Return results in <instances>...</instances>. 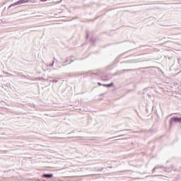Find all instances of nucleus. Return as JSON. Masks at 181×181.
Wrapping results in <instances>:
<instances>
[{
  "label": "nucleus",
  "instance_id": "obj_3",
  "mask_svg": "<svg viewBox=\"0 0 181 181\" xmlns=\"http://www.w3.org/2000/svg\"><path fill=\"white\" fill-rule=\"evenodd\" d=\"M53 176V174L49 173V174H43L42 177L45 179H51V177Z\"/></svg>",
  "mask_w": 181,
  "mask_h": 181
},
{
  "label": "nucleus",
  "instance_id": "obj_11",
  "mask_svg": "<svg viewBox=\"0 0 181 181\" xmlns=\"http://www.w3.org/2000/svg\"><path fill=\"white\" fill-rule=\"evenodd\" d=\"M67 62H69V58H66L64 63H67Z\"/></svg>",
  "mask_w": 181,
  "mask_h": 181
},
{
  "label": "nucleus",
  "instance_id": "obj_2",
  "mask_svg": "<svg viewBox=\"0 0 181 181\" xmlns=\"http://www.w3.org/2000/svg\"><path fill=\"white\" fill-rule=\"evenodd\" d=\"M173 122L175 124L178 122V117L173 116V117L170 118V125L172 127L173 124Z\"/></svg>",
  "mask_w": 181,
  "mask_h": 181
},
{
  "label": "nucleus",
  "instance_id": "obj_9",
  "mask_svg": "<svg viewBox=\"0 0 181 181\" xmlns=\"http://www.w3.org/2000/svg\"><path fill=\"white\" fill-rule=\"evenodd\" d=\"M178 122H180L181 124V117H178Z\"/></svg>",
  "mask_w": 181,
  "mask_h": 181
},
{
  "label": "nucleus",
  "instance_id": "obj_14",
  "mask_svg": "<svg viewBox=\"0 0 181 181\" xmlns=\"http://www.w3.org/2000/svg\"><path fill=\"white\" fill-rule=\"evenodd\" d=\"M40 1H42V2H45L46 1H47V0H40Z\"/></svg>",
  "mask_w": 181,
  "mask_h": 181
},
{
  "label": "nucleus",
  "instance_id": "obj_4",
  "mask_svg": "<svg viewBox=\"0 0 181 181\" xmlns=\"http://www.w3.org/2000/svg\"><path fill=\"white\" fill-rule=\"evenodd\" d=\"M103 87H112L114 86V83H103Z\"/></svg>",
  "mask_w": 181,
  "mask_h": 181
},
{
  "label": "nucleus",
  "instance_id": "obj_15",
  "mask_svg": "<svg viewBox=\"0 0 181 181\" xmlns=\"http://www.w3.org/2000/svg\"><path fill=\"white\" fill-rule=\"evenodd\" d=\"M90 41H91V42H94V40H93V39H90Z\"/></svg>",
  "mask_w": 181,
  "mask_h": 181
},
{
  "label": "nucleus",
  "instance_id": "obj_8",
  "mask_svg": "<svg viewBox=\"0 0 181 181\" xmlns=\"http://www.w3.org/2000/svg\"><path fill=\"white\" fill-rule=\"evenodd\" d=\"M54 66V61L49 65V67H53Z\"/></svg>",
  "mask_w": 181,
  "mask_h": 181
},
{
  "label": "nucleus",
  "instance_id": "obj_12",
  "mask_svg": "<svg viewBox=\"0 0 181 181\" xmlns=\"http://www.w3.org/2000/svg\"><path fill=\"white\" fill-rule=\"evenodd\" d=\"M89 36H90V35H89L88 34H87V35H86V39H88Z\"/></svg>",
  "mask_w": 181,
  "mask_h": 181
},
{
  "label": "nucleus",
  "instance_id": "obj_6",
  "mask_svg": "<svg viewBox=\"0 0 181 181\" xmlns=\"http://www.w3.org/2000/svg\"><path fill=\"white\" fill-rule=\"evenodd\" d=\"M50 81H52V83H58V80L57 79H54V80H51Z\"/></svg>",
  "mask_w": 181,
  "mask_h": 181
},
{
  "label": "nucleus",
  "instance_id": "obj_5",
  "mask_svg": "<svg viewBox=\"0 0 181 181\" xmlns=\"http://www.w3.org/2000/svg\"><path fill=\"white\" fill-rule=\"evenodd\" d=\"M125 71H131V69L122 70L121 73H125Z\"/></svg>",
  "mask_w": 181,
  "mask_h": 181
},
{
  "label": "nucleus",
  "instance_id": "obj_13",
  "mask_svg": "<svg viewBox=\"0 0 181 181\" xmlns=\"http://www.w3.org/2000/svg\"><path fill=\"white\" fill-rule=\"evenodd\" d=\"M98 84L99 86H103V84H101V83H100V82H98Z\"/></svg>",
  "mask_w": 181,
  "mask_h": 181
},
{
  "label": "nucleus",
  "instance_id": "obj_7",
  "mask_svg": "<svg viewBox=\"0 0 181 181\" xmlns=\"http://www.w3.org/2000/svg\"><path fill=\"white\" fill-rule=\"evenodd\" d=\"M124 135H125V133L122 132V133H120V134L118 135V136H124Z\"/></svg>",
  "mask_w": 181,
  "mask_h": 181
},
{
  "label": "nucleus",
  "instance_id": "obj_1",
  "mask_svg": "<svg viewBox=\"0 0 181 181\" xmlns=\"http://www.w3.org/2000/svg\"><path fill=\"white\" fill-rule=\"evenodd\" d=\"M29 2V0H19L15 3L11 4L9 6V8H12V6H16V5H22V4H28Z\"/></svg>",
  "mask_w": 181,
  "mask_h": 181
},
{
  "label": "nucleus",
  "instance_id": "obj_10",
  "mask_svg": "<svg viewBox=\"0 0 181 181\" xmlns=\"http://www.w3.org/2000/svg\"><path fill=\"white\" fill-rule=\"evenodd\" d=\"M40 80H45V81H47V79H45L43 78H40Z\"/></svg>",
  "mask_w": 181,
  "mask_h": 181
}]
</instances>
